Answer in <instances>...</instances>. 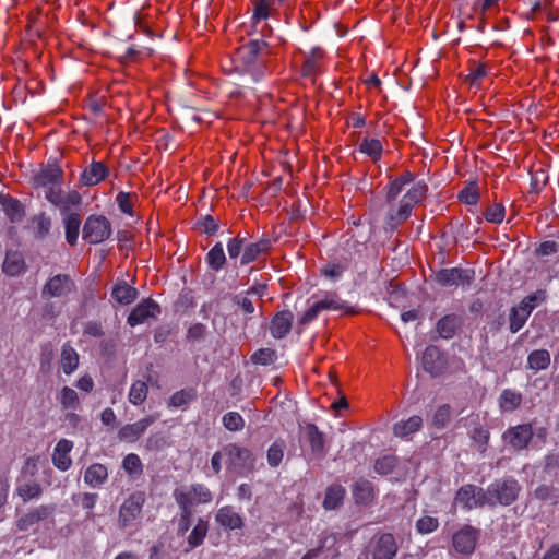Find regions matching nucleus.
Returning <instances> with one entry per match:
<instances>
[{
    "label": "nucleus",
    "instance_id": "1",
    "mask_svg": "<svg viewBox=\"0 0 559 559\" xmlns=\"http://www.w3.org/2000/svg\"><path fill=\"white\" fill-rule=\"evenodd\" d=\"M308 302V309L298 320L300 326L308 325L323 311H338L349 316L357 313L355 308L344 301L336 292H319L314 294Z\"/></svg>",
    "mask_w": 559,
    "mask_h": 559
},
{
    "label": "nucleus",
    "instance_id": "2",
    "mask_svg": "<svg viewBox=\"0 0 559 559\" xmlns=\"http://www.w3.org/2000/svg\"><path fill=\"white\" fill-rule=\"evenodd\" d=\"M428 187L418 181L403 195L397 207L391 206L386 213V226L390 230H396L411 215L414 206L420 203L427 194Z\"/></svg>",
    "mask_w": 559,
    "mask_h": 559
},
{
    "label": "nucleus",
    "instance_id": "3",
    "mask_svg": "<svg viewBox=\"0 0 559 559\" xmlns=\"http://www.w3.org/2000/svg\"><path fill=\"white\" fill-rule=\"evenodd\" d=\"M271 55L269 44L261 39H252L238 48V56L248 67L255 80L261 79L270 71L267 58Z\"/></svg>",
    "mask_w": 559,
    "mask_h": 559
},
{
    "label": "nucleus",
    "instance_id": "4",
    "mask_svg": "<svg viewBox=\"0 0 559 559\" xmlns=\"http://www.w3.org/2000/svg\"><path fill=\"white\" fill-rule=\"evenodd\" d=\"M522 490L520 483L512 476H504L492 481L486 489L485 503L487 507H509L515 502Z\"/></svg>",
    "mask_w": 559,
    "mask_h": 559
},
{
    "label": "nucleus",
    "instance_id": "5",
    "mask_svg": "<svg viewBox=\"0 0 559 559\" xmlns=\"http://www.w3.org/2000/svg\"><path fill=\"white\" fill-rule=\"evenodd\" d=\"M173 497L179 509L194 510L195 506L207 504L213 500V493L204 484H191L177 487Z\"/></svg>",
    "mask_w": 559,
    "mask_h": 559
},
{
    "label": "nucleus",
    "instance_id": "6",
    "mask_svg": "<svg viewBox=\"0 0 559 559\" xmlns=\"http://www.w3.org/2000/svg\"><path fill=\"white\" fill-rule=\"evenodd\" d=\"M63 182V170L56 164L40 166L32 177L35 189H44L45 198L49 191H59Z\"/></svg>",
    "mask_w": 559,
    "mask_h": 559
},
{
    "label": "nucleus",
    "instance_id": "7",
    "mask_svg": "<svg viewBox=\"0 0 559 559\" xmlns=\"http://www.w3.org/2000/svg\"><path fill=\"white\" fill-rule=\"evenodd\" d=\"M112 233L111 224L104 215H90L82 229V238L91 245L107 240Z\"/></svg>",
    "mask_w": 559,
    "mask_h": 559
},
{
    "label": "nucleus",
    "instance_id": "8",
    "mask_svg": "<svg viewBox=\"0 0 559 559\" xmlns=\"http://www.w3.org/2000/svg\"><path fill=\"white\" fill-rule=\"evenodd\" d=\"M223 452L227 457L228 465L240 474H250L254 471L255 457L249 449L229 443L223 448Z\"/></svg>",
    "mask_w": 559,
    "mask_h": 559
},
{
    "label": "nucleus",
    "instance_id": "9",
    "mask_svg": "<svg viewBox=\"0 0 559 559\" xmlns=\"http://www.w3.org/2000/svg\"><path fill=\"white\" fill-rule=\"evenodd\" d=\"M474 277V270L462 267L441 269L435 274V281L443 287L469 285Z\"/></svg>",
    "mask_w": 559,
    "mask_h": 559
},
{
    "label": "nucleus",
    "instance_id": "10",
    "mask_svg": "<svg viewBox=\"0 0 559 559\" xmlns=\"http://www.w3.org/2000/svg\"><path fill=\"white\" fill-rule=\"evenodd\" d=\"M485 489L472 484L462 486L455 495L454 502L460 504L464 510L487 507L485 503Z\"/></svg>",
    "mask_w": 559,
    "mask_h": 559
},
{
    "label": "nucleus",
    "instance_id": "11",
    "mask_svg": "<svg viewBox=\"0 0 559 559\" xmlns=\"http://www.w3.org/2000/svg\"><path fill=\"white\" fill-rule=\"evenodd\" d=\"M300 438L309 444L311 455L316 459H322L326 454V440L324 433L311 423L300 426Z\"/></svg>",
    "mask_w": 559,
    "mask_h": 559
},
{
    "label": "nucleus",
    "instance_id": "12",
    "mask_svg": "<svg viewBox=\"0 0 559 559\" xmlns=\"http://www.w3.org/2000/svg\"><path fill=\"white\" fill-rule=\"evenodd\" d=\"M145 498L142 492L131 495L119 509L118 526L122 530L129 527L141 514Z\"/></svg>",
    "mask_w": 559,
    "mask_h": 559
},
{
    "label": "nucleus",
    "instance_id": "13",
    "mask_svg": "<svg viewBox=\"0 0 559 559\" xmlns=\"http://www.w3.org/2000/svg\"><path fill=\"white\" fill-rule=\"evenodd\" d=\"M479 536L480 530L464 525L452 536L453 548L460 554L471 555L475 550Z\"/></svg>",
    "mask_w": 559,
    "mask_h": 559
},
{
    "label": "nucleus",
    "instance_id": "14",
    "mask_svg": "<svg viewBox=\"0 0 559 559\" xmlns=\"http://www.w3.org/2000/svg\"><path fill=\"white\" fill-rule=\"evenodd\" d=\"M533 429L530 424H522L508 428L502 440L515 451L524 450L533 439Z\"/></svg>",
    "mask_w": 559,
    "mask_h": 559
},
{
    "label": "nucleus",
    "instance_id": "15",
    "mask_svg": "<svg viewBox=\"0 0 559 559\" xmlns=\"http://www.w3.org/2000/svg\"><path fill=\"white\" fill-rule=\"evenodd\" d=\"M159 418V414H151L146 417L133 423L127 424L122 426L118 431V438L120 441L124 442H135L138 441L142 435L146 431V429L154 424Z\"/></svg>",
    "mask_w": 559,
    "mask_h": 559
},
{
    "label": "nucleus",
    "instance_id": "16",
    "mask_svg": "<svg viewBox=\"0 0 559 559\" xmlns=\"http://www.w3.org/2000/svg\"><path fill=\"white\" fill-rule=\"evenodd\" d=\"M370 547L372 559H393L399 549L395 537L391 533H383L374 538Z\"/></svg>",
    "mask_w": 559,
    "mask_h": 559
},
{
    "label": "nucleus",
    "instance_id": "17",
    "mask_svg": "<svg viewBox=\"0 0 559 559\" xmlns=\"http://www.w3.org/2000/svg\"><path fill=\"white\" fill-rule=\"evenodd\" d=\"M75 288L74 282L67 274H57L43 288L44 297H63Z\"/></svg>",
    "mask_w": 559,
    "mask_h": 559
},
{
    "label": "nucleus",
    "instance_id": "18",
    "mask_svg": "<svg viewBox=\"0 0 559 559\" xmlns=\"http://www.w3.org/2000/svg\"><path fill=\"white\" fill-rule=\"evenodd\" d=\"M160 313V307L153 299H144L130 312L127 323L135 326L145 322L148 318H156Z\"/></svg>",
    "mask_w": 559,
    "mask_h": 559
},
{
    "label": "nucleus",
    "instance_id": "19",
    "mask_svg": "<svg viewBox=\"0 0 559 559\" xmlns=\"http://www.w3.org/2000/svg\"><path fill=\"white\" fill-rule=\"evenodd\" d=\"M47 201L58 206L62 215L70 213L72 206H79L82 202V197L76 190L63 193L62 188L59 191H49L47 193Z\"/></svg>",
    "mask_w": 559,
    "mask_h": 559
},
{
    "label": "nucleus",
    "instance_id": "20",
    "mask_svg": "<svg viewBox=\"0 0 559 559\" xmlns=\"http://www.w3.org/2000/svg\"><path fill=\"white\" fill-rule=\"evenodd\" d=\"M55 510V504H41L37 508H34L19 519L16 523L17 528L21 531H27L36 523L51 516Z\"/></svg>",
    "mask_w": 559,
    "mask_h": 559
},
{
    "label": "nucleus",
    "instance_id": "21",
    "mask_svg": "<svg viewBox=\"0 0 559 559\" xmlns=\"http://www.w3.org/2000/svg\"><path fill=\"white\" fill-rule=\"evenodd\" d=\"M109 168L103 162H92L80 176V183L93 187L104 181L109 176Z\"/></svg>",
    "mask_w": 559,
    "mask_h": 559
},
{
    "label": "nucleus",
    "instance_id": "22",
    "mask_svg": "<svg viewBox=\"0 0 559 559\" xmlns=\"http://www.w3.org/2000/svg\"><path fill=\"white\" fill-rule=\"evenodd\" d=\"M294 322V314L290 310L276 312L270 321V333L274 338L281 340L289 334Z\"/></svg>",
    "mask_w": 559,
    "mask_h": 559
},
{
    "label": "nucleus",
    "instance_id": "23",
    "mask_svg": "<svg viewBox=\"0 0 559 559\" xmlns=\"http://www.w3.org/2000/svg\"><path fill=\"white\" fill-rule=\"evenodd\" d=\"M324 59V51L316 47L311 51L305 55V60L301 67V74L306 78L314 80L322 71V61Z\"/></svg>",
    "mask_w": 559,
    "mask_h": 559
},
{
    "label": "nucleus",
    "instance_id": "24",
    "mask_svg": "<svg viewBox=\"0 0 559 559\" xmlns=\"http://www.w3.org/2000/svg\"><path fill=\"white\" fill-rule=\"evenodd\" d=\"M464 324V318L461 314L450 313L442 317L436 325L440 337L451 338Z\"/></svg>",
    "mask_w": 559,
    "mask_h": 559
},
{
    "label": "nucleus",
    "instance_id": "25",
    "mask_svg": "<svg viewBox=\"0 0 559 559\" xmlns=\"http://www.w3.org/2000/svg\"><path fill=\"white\" fill-rule=\"evenodd\" d=\"M73 448V442L67 439H61L55 447L52 454V463L60 471H68L72 464L70 452Z\"/></svg>",
    "mask_w": 559,
    "mask_h": 559
},
{
    "label": "nucleus",
    "instance_id": "26",
    "mask_svg": "<svg viewBox=\"0 0 559 559\" xmlns=\"http://www.w3.org/2000/svg\"><path fill=\"white\" fill-rule=\"evenodd\" d=\"M444 361L440 349L437 346L430 345L426 347L423 354L424 369L432 376L441 372Z\"/></svg>",
    "mask_w": 559,
    "mask_h": 559
},
{
    "label": "nucleus",
    "instance_id": "27",
    "mask_svg": "<svg viewBox=\"0 0 559 559\" xmlns=\"http://www.w3.org/2000/svg\"><path fill=\"white\" fill-rule=\"evenodd\" d=\"M215 521L221 526L231 531L241 528L243 526V519L230 506H225L218 509L215 515Z\"/></svg>",
    "mask_w": 559,
    "mask_h": 559
},
{
    "label": "nucleus",
    "instance_id": "28",
    "mask_svg": "<svg viewBox=\"0 0 559 559\" xmlns=\"http://www.w3.org/2000/svg\"><path fill=\"white\" fill-rule=\"evenodd\" d=\"M271 247L272 242L270 239H261L258 242L246 246L240 264L246 265L255 261L261 254L267 253Z\"/></svg>",
    "mask_w": 559,
    "mask_h": 559
},
{
    "label": "nucleus",
    "instance_id": "29",
    "mask_svg": "<svg viewBox=\"0 0 559 559\" xmlns=\"http://www.w3.org/2000/svg\"><path fill=\"white\" fill-rule=\"evenodd\" d=\"M111 297L120 305H129L136 299L138 290L127 282L119 281L112 287Z\"/></svg>",
    "mask_w": 559,
    "mask_h": 559
},
{
    "label": "nucleus",
    "instance_id": "30",
    "mask_svg": "<svg viewBox=\"0 0 559 559\" xmlns=\"http://www.w3.org/2000/svg\"><path fill=\"white\" fill-rule=\"evenodd\" d=\"M423 426V418L418 415L411 416L406 420H401L394 424L393 433L399 438H408L417 432Z\"/></svg>",
    "mask_w": 559,
    "mask_h": 559
},
{
    "label": "nucleus",
    "instance_id": "31",
    "mask_svg": "<svg viewBox=\"0 0 559 559\" xmlns=\"http://www.w3.org/2000/svg\"><path fill=\"white\" fill-rule=\"evenodd\" d=\"M63 224L67 242L70 246H75L80 234L81 215L74 212L68 213L63 215Z\"/></svg>",
    "mask_w": 559,
    "mask_h": 559
},
{
    "label": "nucleus",
    "instance_id": "32",
    "mask_svg": "<svg viewBox=\"0 0 559 559\" xmlns=\"http://www.w3.org/2000/svg\"><path fill=\"white\" fill-rule=\"evenodd\" d=\"M108 478L107 467L99 463H94L87 467L84 474V481L93 487H100Z\"/></svg>",
    "mask_w": 559,
    "mask_h": 559
},
{
    "label": "nucleus",
    "instance_id": "33",
    "mask_svg": "<svg viewBox=\"0 0 559 559\" xmlns=\"http://www.w3.org/2000/svg\"><path fill=\"white\" fill-rule=\"evenodd\" d=\"M79 366V354L78 352L70 345V343H64L61 348L60 355V367L66 374H71L76 370Z\"/></svg>",
    "mask_w": 559,
    "mask_h": 559
},
{
    "label": "nucleus",
    "instance_id": "34",
    "mask_svg": "<svg viewBox=\"0 0 559 559\" xmlns=\"http://www.w3.org/2000/svg\"><path fill=\"white\" fill-rule=\"evenodd\" d=\"M551 362L550 353L547 349H534L527 356V368L535 373L546 370Z\"/></svg>",
    "mask_w": 559,
    "mask_h": 559
},
{
    "label": "nucleus",
    "instance_id": "35",
    "mask_svg": "<svg viewBox=\"0 0 559 559\" xmlns=\"http://www.w3.org/2000/svg\"><path fill=\"white\" fill-rule=\"evenodd\" d=\"M522 401V393L512 389H504L498 399L500 409L508 413L520 407Z\"/></svg>",
    "mask_w": 559,
    "mask_h": 559
},
{
    "label": "nucleus",
    "instance_id": "36",
    "mask_svg": "<svg viewBox=\"0 0 559 559\" xmlns=\"http://www.w3.org/2000/svg\"><path fill=\"white\" fill-rule=\"evenodd\" d=\"M414 180V175L411 171H404L401 176L392 180L388 187L385 200L388 203L395 201L397 195L402 192L405 185Z\"/></svg>",
    "mask_w": 559,
    "mask_h": 559
},
{
    "label": "nucleus",
    "instance_id": "37",
    "mask_svg": "<svg viewBox=\"0 0 559 559\" xmlns=\"http://www.w3.org/2000/svg\"><path fill=\"white\" fill-rule=\"evenodd\" d=\"M353 495L357 503L368 504L374 497V489L369 480L359 479L353 487Z\"/></svg>",
    "mask_w": 559,
    "mask_h": 559
},
{
    "label": "nucleus",
    "instance_id": "38",
    "mask_svg": "<svg viewBox=\"0 0 559 559\" xmlns=\"http://www.w3.org/2000/svg\"><path fill=\"white\" fill-rule=\"evenodd\" d=\"M25 262L20 252H7L3 262V272L10 276H16L24 271Z\"/></svg>",
    "mask_w": 559,
    "mask_h": 559
},
{
    "label": "nucleus",
    "instance_id": "39",
    "mask_svg": "<svg viewBox=\"0 0 559 559\" xmlns=\"http://www.w3.org/2000/svg\"><path fill=\"white\" fill-rule=\"evenodd\" d=\"M453 409L450 404H442L435 411L430 425L436 429L445 428L452 420Z\"/></svg>",
    "mask_w": 559,
    "mask_h": 559
},
{
    "label": "nucleus",
    "instance_id": "40",
    "mask_svg": "<svg viewBox=\"0 0 559 559\" xmlns=\"http://www.w3.org/2000/svg\"><path fill=\"white\" fill-rule=\"evenodd\" d=\"M98 499V495L94 492H79L73 493L71 500L74 504L81 506L84 510H87L86 520H93L94 514L92 509L95 507Z\"/></svg>",
    "mask_w": 559,
    "mask_h": 559
},
{
    "label": "nucleus",
    "instance_id": "41",
    "mask_svg": "<svg viewBox=\"0 0 559 559\" xmlns=\"http://www.w3.org/2000/svg\"><path fill=\"white\" fill-rule=\"evenodd\" d=\"M34 236L37 239H44L50 231L51 218L45 212H41L31 218Z\"/></svg>",
    "mask_w": 559,
    "mask_h": 559
},
{
    "label": "nucleus",
    "instance_id": "42",
    "mask_svg": "<svg viewBox=\"0 0 559 559\" xmlns=\"http://www.w3.org/2000/svg\"><path fill=\"white\" fill-rule=\"evenodd\" d=\"M253 19L257 21L266 20L276 12L277 0H252Z\"/></svg>",
    "mask_w": 559,
    "mask_h": 559
},
{
    "label": "nucleus",
    "instance_id": "43",
    "mask_svg": "<svg viewBox=\"0 0 559 559\" xmlns=\"http://www.w3.org/2000/svg\"><path fill=\"white\" fill-rule=\"evenodd\" d=\"M345 489L341 485H332L326 489L323 507L326 510L336 509L343 501Z\"/></svg>",
    "mask_w": 559,
    "mask_h": 559
},
{
    "label": "nucleus",
    "instance_id": "44",
    "mask_svg": "<svg viewBox=\"0 0 559 559\" xmlns=\"http://www.w3.org/2000/svg\"><path fill=\"white\" fill-rule=\"evenodd\" d=\"M209 531V523L203 518H199L195 526L192 528L190 535L188 536V545L190 548H195L200 546L204 538L206 537Z\"/></svg>",
    "mask_w": 559,
    "mask_h": 559
},
{
    "label": "nucleus",
    "instance_id": "45",
    "mask_svg": "<svg viewBox=\"0 0 559 559\" xmlns=\"http://www.w3.org/2000/svg\"><path fill=\"white\" fill-rule=\"evenodd\" d=\"M206 262L211 270L217 272L223 269L226 263V255L223 245L217 242L206 254Z\"/></svg>",
    "mask_w": 559,
    "mask_h": 559
},
{
    "label": "nucleus",
    "instance_id": "46",
    "mask_svg": "<svg viewBox=\"0 0 559 559\" xmlns=\"http://www.w3.org/2000/svg\"><path fill=\"white\" fill-rule=\"evenodd\" d=\"M359 151L368 155L373 162H377L382 156L383 146L378 139L365 138L359 144Z\"/></svg>",
    "mask_w": 559,
    "mask_h": 559
},
{
    "label": "nucleus",
    "instance_id": "47",
    "mask_svg": "<svg viewBox=\"0 0 559 559\" xmlns=\"http://www.w3.org/2000/svg\"><path fill=\"white\" fill-rule=\"evenodd\" d=\"M286 442L283 439L275 440L266 452V460L271 467H277L284 457Z\"/></svg>",
    "mask_w": 559,
    "mask_h": 559
},
{
    "label": "nucleus",
    "instance_id": "48",
    "mask_svg": "<svg viewBox=\"0 0 559 559\" xmlns=\"http://www.w3.org/2000/svg\"><path fill=\"white\" fill-rule=\"evenodd\" d=\"M197 399V391L193 388L182 389L175 392L168 401L169 407H182Z\"/></svg>",
    "mask_w": 559,
    "mask_h": 559
},
{
    "label": "nucleus",
    "instance_id": "49",
    "mask_svg": "<svg viewBox=\"0 0 559 559\" xmlns=\"http://www.w3.org/2000/svg\"><path fill=\"white\" fill-rule=\"evenodd\" d=\"M546 299L547 292L545 289H537L523 298L519 305L531 316L533 310L545 302Z\"/></svg>",
    "mask_w": 559,
    "mask_h": 559
},
{
    "label": "nucleus",
    "instance_id": "50",
    "mask_svg": "<svg viewBox=\"0 0 559 559\" xmlns=\"http://www.w3.org/2000/svg\"><path fill=\"white\" fill-rule=\"evenodd\" d=\"M534 497L540 501H549L552 506L559 503V488L551 485H540L534 490Z\"/></svg>",
    "mask_w": 559,
    "mask_h": 559
},
{
    "label": "nucleus",
    "instance_id": "51",
    "mask_svg": "<svg viewBox=\"0 0 559 559\" xmlns=\"http://www.w3.org/2000/svg\"><path fill=\"white\" fill-rule=\"evenodd\" d=\"M530 314L520 306L511 308L509 316V329L512 333H516L520 331L525 322L527 321Z\"/></svg>",
    "mask_w": 559,
    "mask_h": 559
},
{
    "label": "nucleus",
    "instance_id": "52",
    "mask_svg": "<svg viewBox=\"0 0 559 559\" xmlns=\"http://www.w3.org/2000/svg\"><path fill=\"white\" fill-rule=\"evenodd\" d=\"M148 388L146 382L136 380L132 383L129 391V402L133 405H141L147 397Z\"/></svg>",
    "mask_w": 559,
    "mask_h": 559
},
{
    "label": "nucleus",
    "instance_id": "53",
    "mask_svg": "<svg viewBox=\"0 0 559 559\" xmlns=\"http://www.w3.org/2000/svg\"><path fill=\"white\" fill-rule=\"evenodd\" d=\"M17 495L22 498L24 502H27L32 499L39 498L43 493L41 486L36 481H29L25 484H21L16 488Z\"/></svg>",
    "mask_w": 559,
    "mask_h": 559
},
{
    "label": "nucleus",
    "instance_id": "54",
    "mask_svg": "<svg viewBox=\"0 0 559 559\" xmlns=\"http://www.w3.org/2000/svg\"><path fill=\"white\" fill-rule=\"evenodd\" d=\"M479 189L475 181L468 182L460 192L459 200L468 205H476L479 201Z\"/></svg>",
    "mask_w": 559,
    "mask_h": 559
},
{
    "label": "nucleus",
    "instance_id": "55",
    "mask_svg": "<svg viewBox=\"0 0 559 559\" xmlns=\"http://www.w3.org/2000/svg\"><path fill=\"white\" fill-rule=\"evenodd\" d=\"M124 471L131 476H140L143 473V464L138 454H128L122 462Z\"/></svg>",
    "mask_w": 559,
    "mask_h": 559
},
{
    "label": "nucleus",
    "instance_id": "56",
    "mask_svg": "<svg viewBox=\"0 0 559 559\" xmlns=\"http://www.w3.org/2000/svg\"><path fill=\"white\" fill-rule=\"evenodd\" d=\"M471 438L477 444L478 451L480 453H485L490 438L489 430L481 426L474 427L473 430L471 431Z\"/></svg>",
    "mask_w": 559,
    "mask_h": 559
},
{
    "label": "nucleus",
    "instance_id": "57",
    "mask_svg": "<svg viewBox=\"0 0 559 559\" xmlns=\"http://www.w3.org/2000/svg\"><path fill=\"white\" fill-rule=\"evenodd\" d=\"M277 358L276 352L272 348H260L251 355V361L255 365H271Z\"/></svg>",
    "mask_w": 559,
    "mask_h": 559
},
{
    "label": "nucleus",
    "instance_id": "58",
    "mask_svg": "<svg viewBox=\"0 0 559 559\" xmlns=\"http://www.w3.org/2000/svg\"><path fill=\"white\" fill-rule=\"evenodd\" d=\"M60 404L63 408L69 409H76L80 406L79 395L78 393L69 388L63 386L60 394Z\"/></svg>",
    "mask_w": 559,
    "mask_h": 559
},
{
    "label": "nucleus",
    "instance_id": "59",
    "mask_svg": "<svg viewBox=\"0 0 559 559\" xmlns=\"http://www.w3.org/2000/svg\"><path fill=\"white\" fill-rule=\"evenodd\" d=\"M488 71L485 63L473 62L471 67V72L466 78V81L469 82L471 85L479 86L483 80L487 76Z\"/></svg>",
    "mask_w": 559,
    "mask_h": 559
},
{
    "label": "nucleus",
    "instance_id": "60",
    "mask_svg": "<svg viewBox=\"0 0 559 559\" xmlns=\"http://www.w3.org/2000/svg\"><path fill=\"white\" fill-rule=\"evenodd\" d=\"M223 425L229 431H239L245 427L242 416L237 412H229L223 416Z\"/></svg>",
    "mask_w": 559,
    "mask_h": 559
},
{
    "label": "nucleus",
    "instance_id": "61",
    "mask_svg": "<svg viewBox=\"0 0 559 559\" xmlns=\"http://www.w3.org/2000/svg\"><path fill=\"white\" fill-rule=\"evenodd\" d=\"M397 463L394 455H384L379 457L374 463V471L380 475H388L393 472Z\"/></svg>",
    "mask_w": 559,
    "mask_h": 559
},
{
    "label": "nucleus",
    "instance_id": "62",
    "mask_svg": "<svg viewBox=\"0 0 559 559\" xmlns=\"http://www.w3.org/2000/svg\"><path fill=\"white\" fill-rule=\"evenodd\" d=\"M5 214L12 223L20 222L24 217V209L19 200L10 199L5 204Z\"/></svg>",
    "mask_w": 559,
    "mask_h": 559
},
{
    "label": "nucleus",
    "instance_id": "63",
    "mask_svg": "<svg viewBox=\"0 0 559 559\" xmlns=\"http://www.w3.org/2000/svg\"><path fill=\"white\" fill-rule=\"evenodd\" d=\"M138 197L134 193L120 191L116 197V202L119 206V210L128 215L133 214V200Z\"/></svg>",
    "mask_w": 559,
    "mask_h": 559
},
{
    "label": "nucleus",
    "instance_id": "64",
    "mask_svg": "<svg viewBox=\"0 0 559 559\" xmlns=\"http://www.w3.org/2000/svg\"><path fill=\"white\" fill-rule=\"evenodd\" d=\"M504 206L501 203H495L487 207L485 218L489 223L500 224L504 218Z\"/></svg>",
    "mask_w": 559,
    "mask_h": 559
}]
</instances>
